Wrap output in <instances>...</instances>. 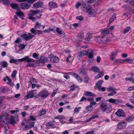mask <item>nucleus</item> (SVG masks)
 <instances>
[{
	"instance_id": "obj_1",
	"label": "nucleus",
	"mask_w": 134,
	"mask_h": 134,
	"mask_svg": "<svg viewBox=\"0 0 134 134\" xmlns=\"http://www.w3.org/2000/svg\"><path fill=\"white\" fill-rule=\"evenodd\" d=\"M81 9L84 12L87 13L89 15L92 16L96 15L95 11L89 5L87 6L85 4H83L81 5Z\"/></svg>"
},
{
	"instance_id": "obj_2",
	"label": "nucleus",
	"mask_w": 134,
	"mask_h": 134,
	"mask_svg": "<svg viewBox=\"0 0 134 134\" xmlns=\"http://www.w3.org/2000/svg\"><path fill=\"white\" fill-rule=\"evenodd\" d=\"M36 90H34L31 91L30 92L27 93L26 96L25 97V99H27L29 98H34L36 99L38 98V94Z\"/></svg>"
},
{
	"instance_id": "obj_3",
	"label": "nucleus",
	"mask_w": 134,
	"mask_h": 134,
	"mask_svg": "<svg viewBox=\"0 0 134 134\" xmlns=\"http://www.w3.org/2000/svg\"><path fill=\"white\" fill-rule=\"evenodd\" d=\"M100 108L103 112L107 110H109L112 108L111 105L109 104L103 103L100 104Z\"/></svg>"
},
{
	"instance_id": "obj_4",
	"label": "nucleus",
	"mask_w": 134,
	"mask_h": 134,
	"mask_svg": "<svg viewBox=\"0 0 134 134\" xmlns=\"http://www.w3.org/2000/svg\"><path fill=\"white\" fill-rule=\"evenodd\" d=\"M30 12L32 13L29 14V18L30 19L32 20V21H35L34 20L36 19V18L33 17L34 15L40 13L41 12V11L40 10H31Z\"/></svg>"
},
{
	"instance_id": "obj_5",
	"label": "nucleus",
	"mask_w": 134,
	"mask_h": 134,
	"mask_svg": "<svg viewBox=\"0 0 134 134\" xmlns=\"http://www.w3.org/2000/svg\"><path fill=\"white\" fill-rule=\"evenodd\" d=\"M48 91L46 89L40 91L38 94V98L41 97L42 98H46L49 95Z\"/></svg>"
},
{
	"instance_id": "obj_6",
	"label": "nucleus",
	"mask_w": 134,
	"mask_h": 134,
	"mask_svg": "<svg viewBox=\"0 0 134 134\" xmlns=\"http://www.w3.org/2000/svg\"><path fill=\"white\" fill-rule=\"evenodd\" d=\"M21 36L26 41L31 39L34 37V35L31 33L27 32L23 34Z\"/></svg>"
},
{
	"instance_id": "obj_7",
	"label": "nucleus",
	"mask_w": 134,
	"mask_h": 134,
	"mask_svg": "<svg viewBox=\"0 0 134 134\" xmlns=\"http://www.w3.org/2000/svg\"><path fill=\"white\" fill-rule=\"evenodd\" d=\"M18 63L20 62H23L24 61L28 62H35V60L32 58H29L28 56H26L25 57L21 59H18Z\"/></svg>"
},
{
	"instance_id": "obj_8",
	"label": "nucleus",
	"mask_w": 134,
	"mask_h": 134,
	"mask_svg": "<svg viewBox=\"0 0 134 134\" xmlns=\"http://www.w3.org/2000/svg\"><path fill=\"white\" fill-rule=\"evenodd\" d=\"M30 4L27 2H24L20 3L19 5L20 8L21 9H27L30 6Z\"/></svg>"
},
{
	"instance_id": "obj_9",
	"label": "nucleus",
	"mask_w": 134,
	"mask_h": 134,
	"mask_svg": "<svg viewBox=\"0 0 134 134\" xmlns=\"http://www.w3.org/2000/svg\"><path fill=\"white\" fill-rule=\"evenodd\" d=\"M107 101L109 102L110 103H113L116 104H118L122 102V100L120 99L113 98L109 99L107 100Z\"/></svg>"
},
{
	"instance_id": "obj_10",
	"label": "nucleus",
	"mask_w": 134,
	"mask_h": 134,
	"mask_svg": "<svg viewBox=\"0 0 134 134\" xmlns=\"http://www.w3.org/2000/svg\"><path fill=\"white\" fill-rule=\"evenodd\" d=\"M19 120L18 116V115H16L14 117L13 116H12L10 118V121L11 123L13 125H14Z\"/></svg>"
},
{
	"instance_id": "obj_11",
	"label": "nucleus",
	"mask_w": 134,
	"mask_h": 134,
	"mask_svg": "<svg viewBox=\"0 0 134 134\" xmlns=\"http://www.w3.org/2000/svg\"><path fill=\"white\" fill-rule=\"evenodd\" d=\"M44 5V2L41 1L35 3L33 6L34 8H38L43 7Z\"/></svg>"
},
{
	"instance_id": "obj_12",
	"label": "nucleus",
	"mask_w": 134,
	"mask_h": 134,
	"mask_svg": "<svg viewBox=\"0 0 134 134\" xmlns=\"http://www.w3.org/2000/svg\"><path fill=\"white\" fill-rule=\"evenodd\" d=\"M49 57L52 62L56 63L58 62L59 61V59L58 57H56L53 55H49Z\"/></svg>"
},
{
	"instance_id": "obj_13",
	"label": "nucleus",
	"mask_w": 134,
	"mask_h": 134,
	"mask_svg": "<svg viewBox=\"0 0 134 134\" xmlns=\"http://www.w3.org/2000/svg\"><path fill=\"white\" fill-rule=\"evenodd\" d=\"M77 40L78 42H80L83 40L84 37V33L82 32H81L79 33L77 35Z\"/></svg>"
},
{
	"instance_id": "obj_14",
	"label": "nucleus",
	"mask_w": 134,
	"mask_h": 134,
	"mask_svg": "<svg viewBox=\"0 0 134 134\" xmlns=\"http://www.w3.org/2000/svg\"><path fill=\"white\" fill-rule=\"evenodd\" d=\"M115 114L118 116L124 117L125 116L124 112L121 109L119 110L115 113Z\"/></svg>"
},
{
	"instance_id": "obj_15",
	"label": "nucleus",
	"mask_w": 134,
	"mask_h": 134,
	"mask_svg": "<svg viewBox=\"0 0 134 134\" xmlns=\"http://www.w3.org/2000/svg\"><path fill=\"white\" fill-rule=\"evenodd\" d=\"M126 124L124 122H119L118 124V127L120 129L125 127L126 126Z\"/></svg>"
},
{
	"instance_id": "obj_16",
	"label": "nucleus",
	"mask_w": 134,
	"mask_h": 134,
	"mask_svg": "<svg viewBox=\"0 0 134 134\" xmlns=\"http://www.w3.org/2000/svg\"><path fill=\"white\" fill-rule=\"evenodd\" d=\"M73 76L79 82H81L82 81V79L77 74L74 73L73 74Z\"/></svg>"
},
{
	"instance_id": "obj_17",
	"label": "nucleus",
	"mask_w": 134,
	"mask_h": 134,
	"mask_svg": "<svg viewBox=\"0 0 134 134\" xmlns=\"http://www.w3.org/2000/svg\"><path fill=\"white\" fill-rule=\"evenodd\" d=\"M54 121H50L49 122L47 125V128L48 129H49V128H54L55 127L54 124Z\"/></svg>"
},
{
	"instance_id": "obj_18",
	"label": "nucleus",
	"mask_w": 134,
	"mask_h": 134,
	"mask_svg": "<svg viewBox=\"0 0 134 134\" xmlns=\"http://www.w3.org/2000/svg\"><path fill=\"white\" fill-rule=\"evenodd\" d=\"M49 7L52 8H56L57 7L56 4L53 2H50L49 3Z\"/></svg>"
},
{
	"instance_id": "obj_19",
	"label": "nucleus",
	"mask_w": 134,
	"mask_h": 134,
	"mask_svg": "<svg viewBox=\"0 0 134 134\" xmlns=\"http://www.w3.org/2000/svg\"><path fill=\"white\" fill-rule=\"evenodd\" d=\"M7 80L9 82V83H8V84L10 85L11 86H13L14 85L13 83H10L11 82L12 80L8 76H6L5 78L4 79V81H6Z\"/></svg>"
},
{
	"instance_id": "obj_20",
	"label": "nucleus",
	"mask_w": 134,
	"mask_h": 134,
	"mask_svg": "<svg viewBox=\"0 0 134 134\" xmlns=\"http://www.w3.org/2000/svg\"><path fill=\"white\" fill-rule=\"evenodd\" d=\"M47 61V59L45 57L43 56L41 57L40 59V61L42 63H46Z\"/></svg>"
},
{
	"instance_id": "obj_21",
	"label": "nucleus",
	"mask_w": 134,
	"mask_h": 134,
	"mask_svg": "<svg viewBox=\"0 0 134 134\" xmlns=\"http://www.w3.org/2000/svg\"><path fill=\"white\" fill-rule=\"evenodd\" d=\"M102 41L103 43H108L110 40L107 37L104 36L102 37Z\"/></svg>"
},
{
	"instance_id": "obj_22",
	"label": "nucleus",
	"mask_w": 134,
	"mask_h": 134,
	"mask_svg": "<svg viewBox=\"0 0 134 134\" xmlns=\"http://www.w3.org/2000/svg\"><path fill=\"white\" fill-rule=\"evenodd\" d=\"M91 68V69L90 70V71H93L94 72L98 73L99 71V68L96 66H93Z\"/></svg>"
},
{
	"instance_id": "obj_23",
	"label": "nucleus",
	"mask_w": 134,
	"mask_h": 134,
	"mask_svg": "<svg viewBox=\"0 0 134 134\" xmlns=\"http://www.w3.org/2000/svg\"><path fill=\"white\" fill-rule=\"evenodd\" d=\"M96 41L99 43H102V37L98 36L96 37L95 39Z\"/></svg>"
},
{
	"instance_id": "obj_24",
	"label": "nucleus",
	"mask_w": 134,
	"mask_h": 134,
	"mask_svg": "<svg viewBox=\"0 0 134 134\" xmlns=\"http://www.w3.org/2000/svg\"><path fill=\"white\" fill-rule=\"evenodd\" d=\"M117 53L116 52H114L112 53L110 56V59L111 60H114L116 56V55Z\"/></svg>"
},
{
	"instance_id": "obj_25",
	"label": "nucleus",
	"mask_w": 134,
	"mask_h": 134,
	"mask_svg": "<svg viewBox=\"0 0 134 134\" xmlns=\"http://www.w3.org/2000/svg\"><path fill=\"white\" fill-rule=\"evenodd\" d=\"M104 75V73L103 71L102 72V71H101L100 72H99V73L96 75L95 78L96 79H98L99 78L103 76Z\"/></svg>"
},
{
	"instance_id": "obj_26",
	"label": "nucleus",
	"mask_w": 134,
	"mask_h": 134,
	"mask_svg": "<svg viewBox=\"0 0 134 134\" xmlns=\"http://www.w3.org/2000/svg\"><path fill=\"white\" fill-rule=\"evenodd\" d=\"M9 62L10 63H13L15 64H18V59H12L9 60Z\"/></svg>"
},
{
	"instance_id": "obj_27",
	"label": "nucleus",
	"mask_w": 134,
	"mask_h": 134,
	"mask_svg": "<svg viewBox=\"0 0 134 134\" xmlns=\"http://www.w3.org/2000/svg\"><path fill=\"white\" fill-rule=\"evenodd\" d=\"M16 14L20 18H21L24 16L23 13L21 11H19L18 12H16Z\"/></svg>"
},
{
	"instance_id": "obj_28",
	"label": "nucleus",
	"mask_w": 134,
	"mask_h": 134,
	"mask_svg": "<svg viewBox=\"0 0 134 134\" xmlns=\"http://www.w3.org/2000/svg\"><path fill=\"white\" fill-rule=\"evenodd\" d=\"M103 81L101 80H99L98 81L96 84V86L98 88L100 87L101 85L102 84Z\"/></svg>"
},
{
	"instance_id": "obj_29",
	"label": "nucleus",
	"mask_w": 134,
	"mask_h": 134,
	"mask_svg": "<svg viewBox=\"0 0 134 134\" xmlns=\"http://www.w3.org/2000/svg\"><path fill=\"white\" fill-rule=\"evenodd\" d=\"M85 92V94L88 96H96L95 94H93L92 93L90 92L86 91Z\"/></svg>"
},
{
	"instance_id": "obj_30",
	"label": "nucleus",
	"mask_w": 134,
	"mask_h": 134,
	"mask_svg": "<svg viewBox=\"0 0 134 134\" xmlns=\"http://www.w3.org/2000/svg\"><path fill=\"white\" fill-rule=\"evenodd\" d=\"M116 15L115 14H114L113 15L111 18H110L109 20V22L110 23H111L116 18Z\"/></svg>"
},
{
	"instance_id": "obj_31",
	"label": "nucleus",
	"mask_w": 134,
	"mask_h": 134,
	"mask_svg": "<svg viewBox=\"0 0 134 134\" xmlns=\"http://www.w3.org/2000/svg\"><path fill=\"white\" fill-rule=\"evenodd\" d=\"M41 26L42 25L40 23L37 22L35 24V28L36 29H40L41 27Z\"/></svg>"
},
{
	"instance_id": "obj_32",
	"label": "nucleus",
	"mask_w": 134,
	"mask_h": 134,
	"mask_svg": "<svg viewBox=\"0 0 134 134\" xmlns=\"http://www.w3.org/2000/svg\"><path fill=\"white\" fill-rule=\"evenodd\" d=\"M131 28L130 26H128L126 27L123 30V32L125 34L128 32L130 30Z\"/></svg>"
},
{
	"instance_id": "obj_33",
	"label": "nucleus",
	"mask_w": 134,
	"mask_h": 134,
	"mask_svg": "<svg viewBox=\"0 0 134 134\" xmlns=\"http://www.w3.org/2000/svg\"><path fill=\"white\" fill-rule=\"evenodd\" d=\"M46 110L44 109H42L40 111L39 114V116H41L46 113Z\"/></svg>"
},
{
	"instance_id": "obj_34",
	"label": "nucleus",
	"mask_w": 134,
	"mask_h": 134,
	"mask_svg": "<svg viewBox=\"0 0 134 134\" xmlns=\"http://www.w3.org/2000/svg\"><path fill=\"white\" fill-rule=\"evenodd\" d=\"M126 105V106L130 109L132 110L134 108V107L133 106L131 105L129 102L127 103Z\"/></svg>"
},
{
	"instance_id": "obj_35",
	"label": "nucleus",
	"mask_w": 134,
	"mask_h": 134,
	"mask_svg": "<svg viewBox=\"0 0 134 134\" xmlns=\"http://www.w3.org/2000/svg\"><path fill=\"white\" fill-rule=\"evenodd\" d=\"M109 32V30L108 29H105L103 30L102 32V33L103 34H107Z\"/></svg>"
},
{
	"instance_id": "obj_36",
	"label": "nucleus",
	"mask_w": 134,
	"mask_h": 134,
	"mask_svg": "<svg viewBox=\"0 0 134 134\" xmlns=\"http://www.w3.org/2000/svg\"><path fill=\"white\" fill-rule=\"evenodd\" d=\"M6 91V89L4 87H2L0 88V94L5 93Z\"/></svg>"
},
{
	"instance_id": "obj_37",
	"label": "nucleus",
	"mask_w": 134,
	"mask_h": 134,
	"mask_svg": "<svg viewBox=\"0 0 134 134\" xmlns=\"http://www.w3.org/2000/svg\"><path fill=\"white\" fill-rule=\"evenodd\" d=\"M1 65V67L2 68H5L7 65V64L6 62H2L0 64Z\"/></svg>"
},
{
	"instance_id": "obj_38",
	"label": "nucleus",
	"mask_w": 134,
	"mask_h": 134,
	"mask_svg": "<svg viewBox=\"0 0 134 134\" xmlns=\"http://www.w3.org/2000/svg\"><path fill=\"white\" fill-rule=\"evenodd\" d=\"M81 107H80L75 108L74 110V112L77 114L79 112V110L81 109Z\"/></svg>"
},
{
	"instance_id": "obj_39",
	"label": "nucleus",
	"mask_w": 134,
	"mask_h": 134,
	"mask_svg": "<svg viewBox=\"0 0 134 134\" xmlns=\"http://www.w3.org/2000/svg\"><path fill=\"white\" fill-rule=\"evenodd\" d=\"M86 109L88 111H91L93 109V107L90 105L87 107Z\"/></svg>"
},
{
	"instance_id": "obj_40",
	"label": "nucleus",
	"mask_w": 134,
	"mask_h": 134,
	"mask_svg": "<svg viewBox=\"0 0 134 134\" xmlns=\"http://www.w3.org/2000/svg\"><path fill=\"white\" fill-rule=\"evenodd\" d=\"M108 91L110 92L111 91H116V89L115 88H114L112 87H110L108 88L107 89Z\"/></svg>"
},
{
	"instance_id": "obj_41",
	"label": "nucleus",
	"mask_w": 134,
	"mask_h": 134,
	"mask_svg": "<svg viewBox=\"0 0 134 134\" xmlns=\"http://www.w3.org/2000/svg\"><path fill=\"white\" fill-rule=\"evenodd\" d=\"M17 74V71L16 70H14L12 73L11 77L13 78L15 77Z\"/></svg>"
},
{
	"instance_id": "obj_42",
	"label": "nucleus",
	"mask_w": 134,
	"mask_h": 134,
	"mask_svg": "<svg viewBox=\"0 0 134 134\" xmlns=\"http://www.w3.org/2000/svg\"><path fill=\"white\" fill-rule=\"evenodd\" d=\"M125 62H127L128 63H132L133 61V59H130L129 58H127L125 59Z\"/></svg>"
},
{
	"instance_id": "obj_43",
	"label": "nucleus",
	"mask_w": 134,
	"mask_h": 134,
	"mask_svg": "<svg viewBox=\"0 0 134 134\" xmlns=\"http://www.w3.org/2000/svg\"><path fill=\"white\" fill-rule=\"evenodd\" d=\"M133 117L132 116H129L128 118L126 119V120L128 122H130L132 121L133 119Z\"/></svg>"
},
{
	"instance_id": "obj_44",
	"label": "nucleus",
	"mask_w": 134,
	"mask_h": 134,
	"mask_svg": "<svg viewBox=\"0 0 134 134\" xmlns=\"http://www.w3.org/2000/svg\"><path fill=\"white\" fill-rule=\"evenodd\" d=\"M83 55H84L82 54V53L80 51L78 54L77 58L79 59H80Z\"/></svg>"
},
{
	"instance_id": "obj_45",
	"label": "nucleus",
	"mask_w": 134,
	"mask_h": 134,
	"mask_svg": "<svg viewBox=\"0 0 134 134\" xmlns=\"http://www.w3.org/2000/svg\"><path fill=\"white\" fill-rule=\"evenodd\" d=\"M11 7L13 9H16L18 7V5L15 3H12L11 5Z\"/></svg>"
},
{
	"instance_id": "obj_46",
	"label": "nucleus",
	"mask_w": 134,
	"mask_h": 134,
	"mask_svg": "<svg viewBox=\"0 0 134 134\" xmlns=\"http://www.w3.org/2000/svg\"><path fill=\"white\" fill-rule=\"evenodd\" d=\"M39 54L36 53H34L32 54V57L35 59H37L39 57Z\"/></svg>"
},
{
	"instance_id": "obj_47",
	"label": "nucleus",
	"mask_w": 134,
	"mask_h": 134,
	"mask_svg": "<svg viewBox=\"0 0 134 134\" xmlns=\"http://www.w3.org/2000/svg\"><path fill=\"white\" fill-rule=\"evenodd\" d=\"M93 52L91 51V52L89 53L88 54V58H93Z\"/></svg>"
},
{
	"instance_id": "obj_48",
	"label": "nucleus",
	"mask_w": 134,
	"mask_h": 134,
	"mask_svg": "<svg viewBox=\"0 0 134 134\" xmlns=\"http://www.w3.org/2000/svg\"><path fill=\"white\" fill-rule=\"evenodd\" d=\"M16 110H12L10 111V112L12 113L13 114H14L15 113H17L18 112L19 110L18 108H16Z\"/></svg>"
},
{
	"instance_id": "obj_49",
	"label": "nucleus",
	"mask_w": 134,
	"mask_h": 134,
	"mask_svg": "<svg viewBox=\"0 0 134 134\" xmlns=\"http://www.w3.org/2000/svg\"><path fill=\"white\" fill-rule=\"evenodd\" d=\"M56 31L59 34H62V31L58 27H57L56 28Z\"/></svg>"
},
{
	"instance_id": "obj_50",
	"label": "nucleus",
	"mask_w": 134,
	"mask_h": 134,
	"mask_svg": "<svg viewBox=\"0 0 134 134\" xmlns=\"http://www.w3.org/2000/svg\"><path fill=\"white\" fill-rule=\"evenodd\" d=\"M94 58H88V62L89 63V64L91 65L92 63L93 60Z\"/></svg>"
},
{
	"instance_id": "obj_51",
	"label": "nucleus",
	"mask_w": 134,
	"mask_h": 134,
	"mask_svg": "<svg viewBox=\"0 0 134 134\" xmlns=\"http://www.w3.org/2000/svg\"><path fill=\"white\" fill-rule=\"evenodd\" d=\"M92 37L91 36V35H87L86 37V41H90V40Z\"/></svg>"
},
{
	"instance_id": "obj_52",
	"label": "nucleus",
	"mask_w": 134,
	"mask_h": 134,
	"mask_svg": "<svg viewBox=\"0 0 134 134\" xmlns=\"http://www.w3.org/2000/svg\"><path fill=\"white\" fill-rule=\"evenodd\" d=\"M4 96H3V97L0 96V107H1L2 106L3 98H4Z\"/></svg>"
},
{
	"instance_id": "obj_53",
	"label": "nucleus",
	"mask_w": 134,
	"mask_h": 134,
	"mask_svg": "<svg viewBox=\"0 0 134 134\" xmlns=\"http://www.w3.org/2000/svg\"><path fill=\"white\" fill-rule=\"evenodd\" d=\"M116 91H114L108 94V96H113L116 93Z\"/></svg>"
},
{
	"instance_id": "obj_54",
	"label": "nucleus",
	"mask_w": 134,
	"mask_h": 134,
	"mask_svg": "<svg viewBox=\"0 0 134 134\" xmlns=\"http://www.w3.org/2000/svg\"><path fill=\"white\" fill-rule=\"evenodd\" d=\"M98 89L99 90H101L103 92L105 91V88L104 87H100L98 88Z\"/></svg>"
},
{
	"instance_id": "obj_55",
	"label": "nucleus",
	"mask_w": 134,
	"mask_h": 134,
	"mask_svg": "<svg viewBox=\"0 0 134 134\" xmlns=\"http://www.w3.org/2000/svg\"><path fill=\"white\" fill-rule=\"evenodd\" d=\"M8 125L7 124H6L5 126H4V133H7L8 131V129L7 128V127H8Z\"/></svg>"
},
{
	"instance_id": "obj_56",
	"label": "nucleus",
	"mask_w": 134,
	"mask_h": 134,
	"mask_svg": "<svg viewBox=\"0 0 134 134\" xmlns=\"http://www.w3.org/2000/svg\"><path fill=\"white\" fill-rule=\"evenodd\" d=\"M83 17L82 16H78L76 18V19L80 21H82L83 19Z\"/></svg>"
},
{
	"instance_id": "obj_57",
	"label": "nucleus",
	"mask_w": 134,
	"mask_h": 134,
	"mask_svg": "<svg viewBox=\"0 0 134 134\" xmlns=\"http://www.w3.org/2000/svg\"><path fill=\"white\" fill-rule=\"evenodd\" d=\"M82 54L84 55H87L88 54V52L86 50H83L81 51Z\"/></svg>"
},
{
	"instance_id": "obj_58",
	"label": "nucleus",
	"mask_w": 134,
	"mask_h": 134,
	"mask_svg": "<svg viewBox=\"0 0 134 134\" xmlns=\"http://www.w3.org/2000/svg\"><path fill=\"white\" fill-rule=\"evenodd\" d=\"M4 4H7L9 3V2L8 0H2Z\"/></svg>"
},
{
	"instance_id": "obj_59",
	"label": "nucleus",
	"mask_w": 134,
	"mask_h": 134,
	"mask_svg": "<svg viewBox=\"0 0 134 134\" xmlns=\"http://www.w3.org/2000/svg\"><path fill=\"white\" fill-rule=\"evenodd\" d=\"M81 5V3L80 2H78L76 4L75 7L77 8L78 9Z\"/></svg>"
},
{
	"instance_id": "obj_60",
	"label": "nucleus",
	"mask_w": 134,
	"mask_h": 134,
	"mask_svg": "<svg viewBox=\"0 0 134 134\" xmlns=\"http://www.w3.org/2000/svg\"><path fill=\"white\" fill-rule=\"evenodd\" d=\"M94 131H88L84 134H94Z\"/></svg>"
},
{
	"instance_id": "obj_61",
	"label": "nucleus",
	"mask_w": 134,
	"mask_h": 134,
	"mask_svg": "<svg viewBox=\"0 0 134 134\" xmlns=\"http://www.w3.org/2000/svg\"><path fill=\"white\" fill-rule=\"evenodd\" d=\"M31 81L34 82H35L36 83H37L38 82L37 80L34 78H32L31 79Z\"/></svg>"
},
{
	"instance_id": "obj_62",
	"label": "nucleus",
	"mask_w": 134,
	"mask_h": 134,
	"mask_svg": "<svg viewBox=\"0 0 134 134\" xmlns=\"http://www.w3.org/2000/svg\"><path fill=\"white\" fill-rule=\"evenodd\" d=\"M102 97H97L95 99V100L97 102H98L100 101L102 99Z\"/></svg>"
},
{
	"instance_id": "obj_63",
	"label": "nucleus",
	"mask_w": 134,
	"mask_h": 134,
	"mask_svg": "<svg viewBox=\"0 0 134 134\" xmlns=\"http://www.w3.org/2000/svg\"><path fill=\"white\" fill-rule=\"evenodd\" d=\"M96 102L95 101L91 102L90 103V105L92 106L93 105H96Z\"/></svg>"
},
{
	"instance_id": "obj_64",
	"label": "nucleus",
	"mask_w": 134,
	"mask_h": 134,
	"mask_svg": "<svg viewBox=\"0 0 134 134\" xmlns=\"http://www.w3.org/2000/svg\"><path fill=\"white\" fill-rule=\"evenodd\" d=\"M76 87V86H75L74 85H73L70 87V89L72 91H73L75 90V88Z\"/></svg>"
}]
</instances>
